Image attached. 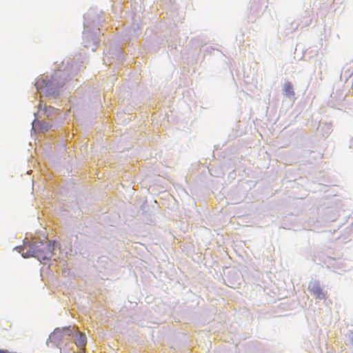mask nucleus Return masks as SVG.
<instances>
[{
    "label": "nucleus",
    "mask_w": 353,
    "mask_h": 353,
    "mask_svg": "<svg viewBox=\"0 0 353 353\" xmlns=\"http://www.w3.org/2000/svg\"><path fill=\"white\" fill-rule=\"evenodd\" d=\"M24 258L35 257L39 261L50 259L53 254L54 245L50 241L25 243L15 248Z\"/></svg>",
    "instance_id": "obj_1"
},
{
    "label": "nucleus",
    "mask_w": 353,
    "mask_h": 353,
    "mask_svg": "<svg viewBox=\"0 0 353 353\" xmlns=\"http://www.w3.org/2000/svg\"><path fill=\"white\" fill-rule=\"evenodd\" d=\"M77 328L75 327H63L62 329H56L52 335V337L55 339H61L64 336H74L75 330H77Z\"/></svg>",
    "instance_id": "obj_2"
},
{
    "label": "nucleus",
    "mask_w": 353,
    "mask_h": 353,
    "mask_svg": "<svg viewBox=\"0 0 353 353\" xmlns=\"http://www.w3.org/2000/svg\"><path fill=\"white\" fill-rule=\"evenodd\" d=\"M308 290L312 292L316 299H323L325 296L324 292L316 281H311L308 285Z\"/></svg>",
    "instance_id": "obj_3"
},
{
    "label": "nucleus",
    "mask_w": 353,
    "mask_h": 353,
    "mask_svg": "<svg viewBox=\"0 0 353 353\" xmlns=\"http://www.w3.org/2000/svg\"><path fill=\"white\" fill-rule=\"evenodd\" d=\"M75 339H74V343L77 345V347H79L81 350L82 353H85L84 352V347L86 345L87 339L85 334H83L80 332L78 329L75 330Z\"/></svg>",
    "instance_id": "obj_4"
},
{
    "label": "nucleus",
    "mask_w": 353,
    "mask_h": 353,
    "mask_svg": "<svg viewBox=\"0 0 353 353\" xmlns=\"http://www.w3.org/2000/svg\"><path fill=\"white\" fill-rule=\"evenodd\" d=\"M282 93L286 97L292 99L294 96V92L292 84L289 81H285L282 87Z\"/></svg>",
    "instance_id": "obj_5"
},
{
    "label": "nucleus",
    "mask_w": 353,
    "mask_h": 353,
    "mask_svg": "<svg viewBox=\"0 0 353 353\" xmlns=\"http://www.w3.org/2000/svg\"><path fill=\"white\" fill-rule=\"evenodd\" d=\"M0 353H8V352L6 350H0Z\"/></svg>",
    "instance_id": "obj_6"
},
{
    "label": "nucleus",
    "mask_w": 353,
    "mask_h": 353,
    "mask_svg": "<svg viewBox=\"0 0 353 353\" xmlns=\"http://www.w3.org/2000/svg\"><path fill=\"white\" fill-rule=\"evenodd\" d=\"M39 84V81H37V82L36 83V85H38Z\"/></svg>",
    "instance_id": "obj_7"
}]
</instances>
